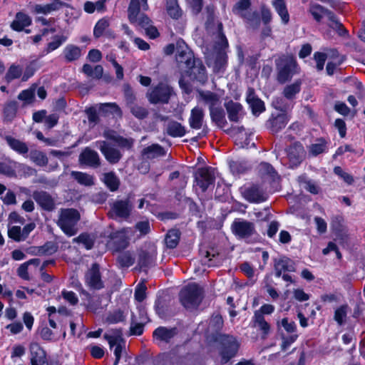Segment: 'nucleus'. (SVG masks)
<instances>
[{
  "label": "nucleus",
  "mask_w": 365,
  "mask_h": 365,
  "mask_svg": "<svg viewBox=\"0 0 365 365\" xmlns=\"http://www.w3.org/2000/svg\"><path fill=\"white\" fill-rule=\"evenodd\" d=\"M223 26L221 22L217 24V34L215 41V53L213 56L212 68L215 73H223L227 63L226 49L228 41L222 32Z\"/></svg>",
  "instance_id": "1"
},
{
  "label": "nucleus",
  "mask_w": 365,
  "mask_h": 365,
  "mask_svg": "<svg viewBox=\"0 0 365 365\" xmlns=\"http://www.w3.org/2000/svg\"><path fill=\"white\" fill-rule=\"evenodd\" d=\"M277 81L281 84L289 81L297 73V63L292 55H282L275 60Z\"/></svg>",
  "instance_id": "2"
},
{
  "label": "nucleus",
  "mask_w": 365,
  "mask_h": 365,
  "mask_svg": "<svg viewBox=\"0 0 365 365\" xmlns=\"http://www.w3.org/2000/svg\"><path fill=\"white\" fill-rule=\"evenodd\" d=\"M81 219L79 212L73 208H61L59 210L57 225L68 236L75 235L78 229L77 224Z\"/></svg>",
  "instance_id": "3"
},
{
  "label": "nucleus",
  "mask_w": 365,
  "mask_h": 365,
  "mask_svg": "<svg viewBox=\"0 0 365 365\" xmlns=\"http://www.w3.org/2000/svg\"><path fill=\"white\" fill-rule=\"evenodd\" d=\"M181 304L186 309H194L199 306L202 299V289L195 283L184 287L179 294Z\"/></svg>",
  "instance_id": "4"
},
{
  "label": "nucleus",
  "mask_w": 365,
  "mask_h": 365,
  "mask_svg": "<svg viewBox=\"0 0 365 365\" xmlns=\"http://www.w3.org/2000/svg\"><path fill=\"white\" fill-rule=\"evenodd\" d=\"M309 11L317 21H320L324 16L327 17L329 21V26L337 31L340 35H342L346 31L342 24L336 19L334 13L322 6L317 4H312Z\"/></svg>",
  "instance_id": "5"
},
{
  "label": "nucleus",
  "mask_w": 365,
  "mask_h": 365,
  "mask_svg": "<svg viewBox=\"0 0 365 365\" xmlns=\"http://www.w3.org/2000/svg\"><path fill=\"white\" fill-rule=\"evenodd\" d=\"M173 93V88L168 84L160 83L146 93L151 104H166Z\"/></svg>",
  "instance_id": "6"
},
{
  "label": "nucleus",
  "mask_w": 365,
  "mask_h": 365,
  "mask_svg": "<svg viewBox=\"0 0 365 365\" xmlns=\"http://www.w3.org/2000/svg\"><path fill=\"white\" fill-rule=\"evenodd\" d=\"M133 206L132 202L128 199L117 200L110 205L108 215L114 220H128L132 212Z\"/></svg>",
  "instance_id": "7"
},
{
  "label": "nucleus",
  "mask_w": 365,
  "mask_h": 365,
  "mask_svg": "<svg viewBox=\"0 0 365 365\" xmlns=\"http://www.w3.org/2000/svg\"><path fill=\"white\" fill-rule=\"evenodd\" d=\"M176 61L179 67L185 73L186 70L190 69L197 63L193 53L184 42L177 43Z\"/></svg>",
  "instance_id": "8"
},
{
  "label": "nucleus",
  "mask_w": 365,
  "mask_h": 365,
  "mask_svg": "<svg viewBox=\"0 0 365 365\" xmlns=\"http://www.w3.org/2000/svg\"><path fill=\"white\" fill-rule=\"evenodd\" d=\"M222 349L220 352L221 364L227 363L236 354L239 349V343L232 336H223L221 338Z\"/></svg>",
  "instance_id": "9"
},
{
  "label": "nucleus",
  "mask_w": 365,
  "mask_h": 365,
  "mask_svg": "<svg viewBox=\"0 0 365 365\" xmlns=\"http://www.w3.org/2000/svg\"><path fill=\"white\" fill-rule=\"evenodd\" d=\"M231 229L235 235L242 239H247L256 233L255 224L245 220H235Z\"/></svg>",
  "instance_id": "10"
},
{
  "label": "nucleus",
  "mask_w": 365,
  "mask_h": 365,
  "mask_svg": "<svg viewBox=\"0 0 365 365\" xmlns=\"http://www.w3.org/2000/svg\"><path fill=\"white\" fill-rule=\"evenodd\" d=\"M195 180L202 191L205 192L215 180V170L210 167L198 169L195 175Z\"/></svg>",
  "instance_id": "11"
},
{
  "label": "nucleus",
  "mask_w": 365,
  "mask_h": 365,
  "mask_svg": "<svg viewBox=\"0 0 365 365\" xmlns=\"http://www.w3.org/2000/svg\"><path fill=\"white\" fill-rule=\"evenodd\" d=\"M85 282L87 286L93 289L98 290L104 287L98 264H93L91 267L86 272Z\"/></svg>",
  "instance_id": "12"
},
{
  "label": "nucleus",
  "mask_w": 365,
  "mask_h": 365,
  "mask_svg": "<svg viewBox=\"0 0 365 365\" xmlns=\"http://www.w3.org/2000/svg\"><path fill=\"white\" fill-rule=\"evenodd\" d=\"M96 145L110 164L118 163L122 158L120 150L112 147L107 141H97Z\"/></svg>",
  "instance_id": "13"
},
{
  "label": "nucleus",
  "mask_w": 365,
  "mask_h": 365,
  "mask_svg": "<svg viewBox=\"0 0 365 365\" xmlns=\"http://www.w3.org/2000/svg\"><path fill=\"white\" fill-rule=\"evenodd\" d=\"M35 227L34 222L26 225L23 228L17 225L9 226L8 236L16 242L24 241Z\"/></svg>",
  "instance_id": "14"
},
{
  "label": "nucleus",
  "mask_w": 365,
  "mask_h": 365,
  "mask_svg": "<svg viewBox=\"0 0 365 365\" xmlns=\"http://www.w3.org/2000/svg\"><path fill=\"white\" fill-rule=\"evenodd\" d=\"M242 196L250 202H261L267 199L266 195L262 189L256 185L250 187L240 188Z\"/></svg>",
  "instance_id": "15"
},
{
  "label": "nucleus",
  "mask_w": 365,
  "mask_h": 365,
  "mask_svg": "<svg viewBox=\"0 0 365 365\" xmlns=\"http://www.w3.org/2000/svg\"><path fill=\"white\" fill-rule=\"evenodd\" d=\"M32 197L43 210L51 212L56 208L55 200L46 191H34L32 194Z\"/></svg>",
  "instance_id": "16"
},
{
  "label": "nucleus",
  "mask_w": 365,
  "mask_h": 365,
  "mask_svg": "<svg viewBox=\"0 0 365 365\" xmlns=\"http://www.w3.org/2000/svg\"><path fill=\"white\" fill-rule=\"evenodd\" d=\"M78 160L81 164L93 168H97L101 165L99 155L96 151L88 147L81 153Z\"/></svg>",
  "instance_id": "17"
},
{
  "label": "nucleus",
  "mask_w": 365,
  "mask_h": 365,
  "mask_svg": "<svg viewBox=\"0 0 365 365\" xmlns=\"http://www.w3.org/2000/svg\"><path fill=\"white\" fill-rule=\"evenodd\" d=\"M204 118V110L200 106H195L190 112V115L188 120L190 127L195 130L204 128L205 127Z\"/></svg>",
  "instance_id": "18"
},
{
  "label": "nucleus",
  "mask_w": 365,
  "mask_h": 365,
  "mask_svg": "<svg viewBox=\"0 0 365 365\" xmlns=\"http://www.w3.org/2000/svg\"><path fill=\"white\" fill-rule=\"evenodd\" d=\"M31 364L47 365L46 354L43 348L36 342L30 345Z\"/></svg>",
  "instance_id": "19"
},
{
  "label": "nucleus",
  "mask_w": 365,
  "mask_h": 365,
  "mask_svg": "<svg viewBox=\"0 0 365 365\" xmlns=\"http://www.w3.org/2000/svg\"><path fill=\"white\" fill-rule=\"evenodd\" d=\"M304 148L300 143H296L291 145L287 149V157L290 167L294 168L299 165L302 160Z\"/></svg>",
  "instance_id": "20"
},
{
  "label": "nucleus",
  "mask_w": 365,
  "mask_h": 365,
  "mask_svg": "<svg viewBox=\"0 0 365 365\" xmlns=\"http://www.w3.org/2000/svg\"><path fill=\"white\" fill-rule=\"evenodd\" d=\"M177 334L178 329L175 327H160L153 331V336L155 339L159 341L169 343Z\"/></svg>",
  "instance_id": "21"
},
{
  "label": "nucleus",
  "mask_w": 365,
  "mask_h": 365,
  "mask_svg": "<svg viewBox=\"0 0 365 365\" xmlns=\"http://www.w3.org/2000/svg\"><path fill=\"white\" fill-rule=\"evenodd\" d=\"M199 101L207 105L210 111L221 105L220 96L210 91H201L199 92Z\"/></svg>",
  "instance_id": "22"
},
{
  "label": "nucleus",
  "mask_w": 365,
  "mask_h": 365,
  "mask_svg": "<svg viewBox=\"0 0 365 365\" xmlns=\"http://www.w3.org/2000/svg\"><path fill=\"white\" fill-rule=\"evenodd\" d=\"M275 275L277 277L282 276V272H294L295 267L294 262L289 258L283 257L278 259H274V264Z\"/></svg>",
  "instance_id": "23"
},
{
  "label": "nucleus",
  "mask_w": 365,
  "mask_h": 365,
  "mask_svg": "<svg viewBox=\"0 0 365 365\" xmlns=\"http://www.w3.org/2000/svg\"><path fill=\"white\" fill-rule=\"evenodd\" d=\"M31 18L24 12H18L15 16L14 20L11 24V27L16 31H21L26 27L31 24Z\"/></svg>",
  "instance_id": "24"
},
{
  "label": "nucleus",
  "mask_w": 365,
  "mask_h": 365,
  "mask_svg": "<svg viewBox=\"0 0 365 365\" xmlns=\"http://www.w3.org/2000/svg\"><path fill=\"white\" fill-rule=\"evenodd\" d=\"M246 100L251 107L253 113H261L264 110V103L255 95L254 88H248Z\"/></svg>",
  "instance_id": "25"
},
{
  "label": "nucleus",
  "mask_w": 365,
  "mask_h": 365,
  "mask_svg": "<svg viewBox=\"0 0 365 365\" xmlns=\"http://www.w3.org/2000/svg\"><path fill=\"white\" fill-rule=\"evenodd\" d=\"M253 327L257 328L262 333V338H266L269 334L271 330L270 324L265 320L264 317L259 313V312H255L253 319Z\"/></svg>",
  "instance_id": "26"
},
{
  "label": "nucleus",
  "mask_w": 365,
  "mask_h": 365,
  "mask_svg": "<svg viewBox=\"0 0 365 365\" xmlns=\"http://www.w3.org/2000/svg\"><path fill=\"white\" fill-rule=\"evenodd\" d=\"M343 218L341 216H335L331 219V226L338 238L341 242H346L348 239L347 232L343 225Z\"/></svg>",
  "instance_id": "27"
},
{
  "label": "nucleus",
  "mask_w": 365,
  "mask_h": 365,
  "mask_svg": "<svg viewBox=\"0 0 365 365\" xmlns=\"http://www.w3.org/2000/svg\"><path fill=\"white\" fill-rule=\"evenodd\" d=\"M186 73L199 82L204 83L207 81L205 68L201 62H197L190 69L186 70Z\"/></svg>",
  "instance_id": "28"
},
{
  "label": "nucleus",
  "mask_w": 365,
  "mask_h": 365,
  "mask_svg": "<svg viewBox=\"0 0 365 365\" xmlns=\"http://www.w3.org/2000/svg\"><path fill=\"white\" fill-rule=\"evenodd\" d=\"M258 173L261 178L266 180H275L279 178L277 173L273 166L265 162L261 163L258 166Z\"/></svg>",
  "instance_id": "29"
},
{
  "label": "nucleus",
  "mask_w": 365,
  "mask_h": 365,
  "mask_svg": "<svg viewBox=\"0 0 365 365\" xmlns=\"http://www.w3.org/2000/svg\"><path fill=\"white\" fill-rule=\"evenodd\" d=\"M228 118L230 121L238 122L241 115L242 107L237 102L230 101L225 105Z\"/></svg>",
  "instance_id": "30"
},
{
  "label": "nucleus",
  "mask_w": 365,
  "mask_h": 365,
  "mask_svg": "<svg viewBox=\"0 0 365 365\" xmlns=\"http://www.w3.org/2000/svg\"><path fill=\"white\" fill-rule=\"evenodd\" d=\"M5 140L9 147L19 154L24 155L28 153L29 147L26 143L10 135H6Z\"/></svg>",
  "instance_id": "31"
},
{
  "label": "nucleus",
  "mask_w": 365,
  "mask_h": 365,
  "mask_svg": "<svg viewBox=\"0 0 365 365\" xmlns=\"http://www.w3.org/2000/svg\"><path fill=\"white\" fill-rule=\"evenodd\" d=\"M302 81L297 80L293 83L287 85L282 91L283 96L289 101H293L297 94L301 91Z\"/></svg>",
  "instance_id": "32"
},
{
  "label": "nucleus",
  "mask_w": 365,
  "mask_h": 365,
  "mask_svg": "<svg viewBox=\"0 0 365 365\" xmlns=\"http://www.w3.org/2000/svg\"><path fill=\"white\" fill-rule=\"evenodd\" d=\"M18 103L15 101L6 102L3 108L4 122L11 123L16 117Z\"/></svg>",
  "instance_id": "33"
},
{
  "label": "nucleus",
  "mask_w": 365,
  "mask_h": 365,
  "mask_svg": "<svg viewBox=\"0 0 365 365\" xmlns=\"http://www.w3.org/2000/svg\"><path fill=\"white\" fill-rule=\"evenodd\" d=\"M99 113L104 116L110 115H116L119 117L122 116V111L119 106L115 103H100L98 105Z\"/></svg>",
  "instance_id": "34"
},
{
  "label": "nucleus",
  "mask_w": 365,
  "mask_h": 365,
  "mask_svg": "<svg viewBox=\"0 0 365 365\" xmlns=\"http://www.w3.org/2000/svg\"><path fill=\"white\" fill-rule=\"evenodd\" d=\"M210 118L212 122H214L219 128H222L227 125V120L225 118V113L221 106L212 109L210 111Z\"/></svg>",
  "instance_id": "35"
},
{
  "label": "nucleus",
  "mask_w": 365,
  "mask_h": 365,
  "mask_svg": "<svg viewBox=\"0 0 365 365\" xmlns=\"http://www.w3.org/2000/svg\"><path fill=\"white\" fill-rule=\"evenodd\" d=\"M63 6V4L60 0H53L51 4L46 5L36 4L34 11L37 14H48L60 9Z\"/></svg>",
  "instance_id": "36"
},
{
  "label": "nucleus",
  "mask_w": 365,
  "mask_h": 365,
  "mask_svg": "<svg viewBox=\"0 0 365 365\" xmlns=\"http://www.w3.org/2000/svg\"><path fill=\"white\" fill-rule=\"evenodd\" d=\"M166 133L174 138L182 137L186 133L185 128L181 123L172 120L166 125Z\"/></svg>",
  "instance_id": "37"
},
{
  "label": "nucleus",
  "mask_w": 365,
  "mask_h": 365,
  "mask_svg": "<svg viewBox=\"0 0 365 365\" xmlns=\"http://www.w3.org/2000/svg\"><path fill=\"white\" fill-rule=\"evenodd\" d=\"M131 233V228L127 227L110 233V237L113 240H120V245L119 246V248H125L128 245L127 239L130 237Z\"/></svg>",
  "instance_id": "38"
},
{
  "label": "nucleus",
  "mask_w": 365,
  "mask_h": 365,
  "mask_svg": "<svg viewBox=\"0 0 365 365\" xmlns=\"http://www.w3.org/2000/svg\"><path fill=\"white\" fill-rule=\"evenodd\" d=\"M81 56V48L75 45H67L63 50V56L67 62L78 60Z\"/></svg>",
  "instance_id": "39"
},
{
  "label": "nucleus",
  "mask_w": 365,
  "mask_h": 365,
  "mask_svg": "<svg viewBox=\"0 0 365 365\" xmlns=\"http://www.w3.org/2000/svg\"><path fill=\"white\" fill-rule=\"evenodd\" d=\"M272 5L281 17L283 24H287L289 21V15L284 0H274Z\"/></svg>",
  "instance_id": "40"
},
{
  "label": "nucleus",
  "mask_w": 365,
  "mask_h": 365,
  "mask_svg": "<svg viewBox=\"0 0 365 365\" xmlns=\"http://www.w3.org/2000/svg\"><path fill=\"white\" fill-rule=\"evenodd\" d=\"M103 181L112 192L116 191L120 185V180L113 172L104 173Z\"/></svg>",
  "instance_id": "41"
},
{
  "label": "nucleus",
  "mask_w": 365,
  "mask_h": 365,
  "mask_svg": "<svg viewBox=\"0 0 365 365\" xmlns=\"http://www.w3.org/2000/svg\"><path fill=\"white\" fill-rule=\"evenodd\" d=\"M142 154L146 158L152 159L165 155L163 148L158 144H154L143 149Z\"/></svg>",
  "instance_id": "42"
},
{
  "label": "nucleus",
  "mask_w": 365,
  "mask_h": 365,
  "mask_svg": "<svg viewBox=\"0 0 365 365\" xmlns=\"http://www.w3.org/2000/svg\"><path fill=\"white\" fill-rule=\"evenodd\" d=\"M71 175L81 185L85 186H91L94 185L93 177L88 173L72 171Z\"/></svg>",
  "instance_id": "43"
},
{
  "label": "nucleus",
  "mask_w": 365,
  "mask_h": 365,
  "mask_svg": "<svg viewBox=\"0 0 365 365\" xmlns=\"http://www.w3.org/2000/svg\"><path fill=\"white\" fill-rule=\"evenodd\" d=\"M140 14L139 0H130L128 9V16L130 22L135 24L138 21V16Z\"/></svg>",
  "instance_id": "44"
},
{
  "label": "nucleus",
  "mask_w": 365,
  "mask_h": 365,
  "mask_svg": "<svg viewBox=\"0 0 365 365\" xmlns=\"http://www.w3.org/2000/svg\"><path fill=\"white\" fill-rule=\"evenodd\" d=\"M166 10L168 15L175 19H179L182 16L178 0H166Z\"/></svg>",
  "instance_id": "45"
},
{
  "label": "nucleus",
  "mask_w": 365,
  "mask_h": 365,
  "mask_svg": "<svg viewBox=\"0 0 365 365\" xmlns=\"http://www.w3.org/2000/svg\"><path fill=\"white\" fill-rule=\"evenodd\" d=\"M180 232L178 230H170L167 233L165 242L167 247L173 249L178 245Z\"/></svg>",
  "instance_id": "46"
},
{
  "label": "nucleus",
  "mask_w": 365,
  "mask_h": 365,
  "mask_svg": "<svg viewBox=\"0 0 365 365\" xmlns=\"http://www.w3.org/2000/svg\"><path fill=\"white\" fill-rule=\"evenodd\" d=\"M289 119L284 114H280L276 116L271 121L272 131L277 133L282 128H284L287 124Z\"/></svg>",
  "instance_id": "47"
},
{
  "label": "nucleus",
  "mask_w": 365,
  "mask_h": 365,
  "mask_svg": "<svg viewBox=\"0 0 365 365\" xmlns=\"http://www.w3.org/2000/svg\"><path fill=\"white\" fill-rule=\"evenodd\" d=\"M349 310V307L347 304H343L335 310L334 319L339 326L346 323Z\"/></svg>",
  "instance_id": "48"
},
{
  "label": "nucleus",
  "mask_w": 365,
  "mask_h": 365,
  "mask_svg": "<svg viewBox=\"0 0 365 365\" xmlns=\"http://www.w3.org/2000/svg\"><path fill=\"white\" fill-rule=\"evenodd\" d=\"M242 18L245 19L249 28H251L254 30H257L259 28L261 21L258 14L256 11L247 12V14Z\"/></svg>",
  "instance_id": "49"
},
{
  "label": "nucleus",
  "mask_w": 365,
  "mask_h": 365,
  "mask_svg": "<svg viewBox=\"0 0 365 365\" xmlns=\"http://www.w3.org/2000/svg\"><path fill=\"white\" fill-rule=\"evenodd\" d=\"M250 0H240L233 6L232 11L234 14L243 17L245 16V15L247 14V12L251 11H248V9L250 7Z\"/></svg>",
  "instance_id": "50"
},
{
  "label": "nucleus",
  "mask_w": 365,
  "mask_h": 365,
  "mask_svg": "<svg viewBox=\"0 0 365 365\" xmlns=\"http://www.w3.org/2000/svg\"><path fill=\"white\" fill-rule=\"evenodd\" d=\"M327 148V142L323 138L316 140L314 143L309 146V152L313 156H317L325 151Z\"/></svg>",
  "instance_id": "51"
},
{
  "label": "nucleus",
  "mask_w": 365,
  "mask_h": 365,
  "mask_svg": "<svg viewBox=\"0 0 365 365\" xmlns=\"http://www.w3.org/2000/svg\"><path fill=\"white\" fill-rule=\"evenodd\" d=\"M135 258L129 252H121L117 257V262L120 267H129L133 264Z\"/></svg>",
  "instance_id": "52"
},
{
  "label": "nucleus",
  "mask_w": 365,
  "mask_h": 365,
  "mask_svg": "<svg viewBox=\"0 0 365 365\" xmlns=\"http://www.w3.org/2000/svg\"><path fill=\"white\" fill-rule=\"evenodd\" d=\"M30 158L38 166H45L48 164L46 155L40 150H32L30 153Z\"/></svg>",
  "instance_id": "53"
},
{
  "label": "nucleus",
  "mask_w": 365,
  "mask_h": 365,
  "mask_svg": "<svg viewBox=\"0 0 365 365\" xmlns=\"http://www.w3.org/2000/svg\"><path fill=\"white\" fill-rule=\"evenodd\" d=\"M128 107L131 113L138 119H144L148 115V110L143 106L133 103Z\"/></svg>",
  "instance_id": "54"
},
{
  "label": "nucleus",
  "mask_w": 365,
  "mask_h": 365,
  "mask_svg": "<svg viewBox=\"0 0 365 365\" xmlns=\"http://www.w3.org/2000/svg\"><path fill=\"white\" fill-rule=\"evenodd\" d=\"M73 242L82 243L87 250L93 247L94 241L87 233H82L78 237L73 239Z\"/></svg>",
  "instance_id": "55"
},
{
  "label": "nucleus",
  "mask_w": 365,
  "mask_h": 365,
  "mask_svg": "<svg viewBox=\"0 0 365 365\" xmlns=\"http://www.w3.org/2000/svg\"><path fill=\"white\" fill-rule=\"evenodd\" d=\"M145 322H138L134 315L132 316L130 327V334L140 335L143 332Z\"/></svg>",
  "instance_id": "56"
},
{
  "label": "nucleus",
  "mask_w": 365,
  "mask_h": 365,
  "mask_svg": "<svg viewBox=\"0 0 365 365\" xmlns=\"http://www.w3.org/2000/svg\"><path fill=\"white\" fill-rule=\"evenodd\" d=\"M125 317L123 311L118 309L110 312L106 318V322L110 324H116L124 321Z\"/></svg>",
  "instance_id": "57"
},
{
  "label": "nucleus",
  "mask_w": 365,
  "mask_h": 365,
  "mask_svg": "<svg viewBox=\"0 0 365 365\" xmlns=\"http://www.w3.org/2000/svg\"><path fill=\"white\" fill-rule=\"evenodd\" d=\"M298 338L297 334H290L289 336H286L284 334H281L282 344H281V349L284 351H287L289 347L293 344L297 339Z\"/></svg>",
  "instance_id": "58"
},
{
  "label": "nucleus",
  "mask_w": 365,
  "mask_h": 365,
  "mask_svg": "<svg viewBox=\"0 0 365 365\" xmlns=\"http://www.w3.org/2000/svg\"><path fill=\"white\" fill-rule=\"evenodd\" d=\"M109 26V22L107 19H102L96 24L93 30V35L96 38L101 36L105 30Z\"/></svg>",
  "instance_id": "59"
},
{
  "label": "nucleus",
  "mask_w": 365,
  "mask_h": 365,
  "mask_svg": "<svg viewBox=\"0 0 365 365\" xmlns=\"http://www.w3.org/2000/svg\"><path fill=\"white\" fill-rule=\"evenodd\" d=\"M22 74V68L16 65H11L9 68L6 74V79L7 81H11L15 78H19Z\"/></svg>",
  "instance_id": "60"
},
{
  "label": "nucleus",
  "mask_w": 365,
  "mask_h": 365,
  "mask_svg": "<svg viewBox=\"0 0 365 365\" xmlns=\"http://www.w3.org/2000/svg\"><path fill=\"white\" fill-rule=\"evenodd\" d=\"M66 37L63 36H55L53 37V41L48 43L46 48V53H50L58 48L64 41Z\"/></svg>",
  "instance_id": "61"
},
{
  "label": "nucleus",
  "mask_w": 365,
  "mask_h": 365,
  "mask_svg": "<svg viewBox=\"0 0 365 365\" xmlns=\"http://www.w3.org/2000/svg\"><path fill=\"white\" fill-rule=\"evenodd\" d=\"M111 138L118 144V146L126 149L131 148L134 142L132 138H125L121 136L112 137Z\"/></svg>",
  "instance_id": "62"
},
{
  "label": "nucleus",
  "mask_w": 365,
  "mask_h": 365,
  "mask_svg": "<svg viewBox=\"0 0 365 365\" xmlns=\"http://www.w3.org/2000/svg\"><path fill=\"white\" fill-rule=\"evenodd\" d=\"M153 262V257L146 252H142L139 255L138 264L140 267H146Z\"/></svg>",
  "instance_id": "63"
},
{
  "label": "nucleus",
  "mask_w": 365,
  "mask_h": 365,
  "mask_svg": "<svg viewBox=\"0 0 365 365\" xmlns=\"http://www.w3.org/2000/svg\"><path fill=\"white\" fill-rule=\"evenodd\" d=\"M281 325L287 333L290 334H296L297 325L294 322L289 321L288 318H284L281 321Z\"/></svg>",
  "instance_id": "64"
}]
</instances>
